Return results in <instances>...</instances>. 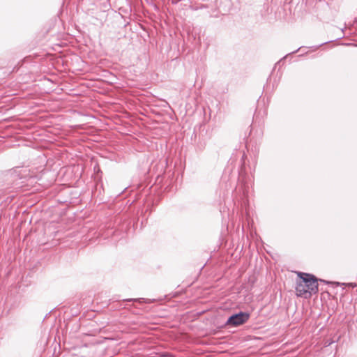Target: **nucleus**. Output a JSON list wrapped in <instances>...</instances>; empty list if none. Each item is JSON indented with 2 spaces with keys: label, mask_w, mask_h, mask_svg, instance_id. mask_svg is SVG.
Here are the masks:
<instances>
[{
  "label": "nucleus",
  "mask_w": 357,
  "mask_h": 357,
  "mask_svg": "<svg viewBox=\"0 0 357 357\" xmlns=\"http://www.w3.org/2000/svg\"><path fill=\"white\" fill-rule=\"evenodd\" d=\"M22 183H23V181H22V182H20V183H17L15 184V188H21V187H22Z\"/></svg>",
  "instance_id": "7"
},
{
  "label": "nucleus",
  "mask_w": 357,
  "mask_h": 357,
  "mask_svg": "<svg viewBox=\"0 0 357 357\" xmlns=\"http://www.w3.org/2000/svg\"><path fill=\"white\" fill-rule=\"evenodd\" d=\"M245 157V153L243 155V157H242V160H244V158Z\"/></svg>",
  "instance_id": "14"
},
{
  "label": "nucleus",
  "mask_w": 357,
  "mask_h": 357,
  "mask_svg": "<svg viewBox=\"0 0 357 357\" xmlns=\"http://www.w3.org/2000/svg\"><path fill=\"white\" fill-rule=\"evenodd\" d=\"M250 317V313L246 312H239L234 313L229 317L225 323L226 326L236 327L246 323Z\"/></svg>",
  "instance_id": "2"
},
{
  "label": "nucleus",
  "mask_w": 357,
  "mask_h": 357,
  "mask_svg": "<svg viewBox=\"0 0 357 357\" xmlns=\"http://www.w3.org/2000/svg\"><path fill=\"white\" fill-rule=\"evenodd\" d=\"M303 47H301L299 48H298L295 51H293L292 52H291L290 54H294L296 52H297L298 51H299L300 50H301Z\"/></svg>",
  "instance_id": "9"
},
{
  "label": "nucleus",
  "mask_w": 357,
  "mask_h": 357,
  "mask_svg": "<svg viewBox=\"0 0 357 357\" xmlns=\"http://www.w3.org/2000/svg\"><path fill=\"white\" fill-rule=\"evenodd\" d=\"M331 342H327V343H326V347L331 345Z\"/></svg>",
  "instance_id": "12"
},
{
  "label": "nucleus",
  "mask_w": 357,
  "mask_h": 357,
  "mask_svg": "<svg viewBox=\"0 0 357 357\" xmlns=\"http://www.w3.org/2000/svg\"><path fill=\"white\" fill-rule=\"evenodd\" d=\"M244 176H245V174L243 171V169L241 170V172H239V177H238V181L240 183H242L243 184V195H245V194L248 192L247 191V187L245 186V184L244 183Z\"/></svg>",
  "instance_id": "3"
},
{
  "label": "nucleus",
  "mask_w": 357,
  "mask_h": 357,
  "mask_svg": "<svg viewBox=\"0 0 357 357\" xmlns=\"http://www.w3.org/2000/svg\"><path fill=\"white\" fill-rule=\"evenodd\" d=\"M347 285L349 287H351L352 288L357 287V284L356 283H348V284H347Z\"/></svg>",
  "instance_id": "8"
},
{
  "label": "nucleus",
  "mask_w": 357,
  "mask_h": 357,
  "mask_svg": "<svg viewBox=\"0 0 357 357\" xmlns=\"http://www.w3.org/2000/svg\"><path fill=\"white\" fill-rule=\"evenodd\" d=\"M331 342H327V343H326V347L331 345Z\"/></svg>",
  "instance_id": "11"
},
{
  "label": "nucleus",
  "mask_w": 357,
  "mask_h": 357,
  "mask_svg": "<svg viewBox=\"0 0 357 357\" xmlns=\"http://www.w3.org/2000/svg\"><path fill=\"white\" fill-rule=\"evenodd\" d=\"M334 284H335L336 286H339V285L340 284V282H334Z\"/></svg>",
  "instance_id": "10"
},
{
  "label": "nucleus",
  "mask_w": 357,
  "mask_h": 357,
  "mask_svg": "<svg viewBox=\"0 0 357 357\" xmlns=\"http://www.w3.org/2000/svg\"><path fill=\"white\" fill-rule=\"evenodd\" d=\"M241 169H243L244 167H243V165H241Z\"/></svg>",
  "instance_id": "15"
},
{
  "label": "nucleus",
  "mask_w": 357,
  "mask_h": 357,
  "mask_svg": "<svg viewBox=\"0 0 357 357\" xmlns=\"http://www.w3.org/2000/svg\"><path fill=\"white\" fill-rule=\"evenodd\" d=\"M299 280L296 282V295L307 298L318 292V280L312 274L298 272Z\"/></svg>",
  "instance_id": "1"
},
{
  "label": "nucleus",
  "mask_w": 357,
  "mask_h": 357,
  "mask_svg": "<svg viewBox=\"0 0 357 357\" xmlns=\"http://www.w3.org/2000/svg\"><path fill=\"white\" fill-rule=\"evenodd\" d=\"M126 301H137V302H139V303H142V302H144V303H150L149 301H148V300H145L144 298H130V299H127L126 300Z\"/></svg>",
  "instance_id": "4"
},
{
  "label": "nucleus",
  "mask_w": 357,
  "mask_h": 357,
  "mask_svg": "<svg viewBox=\"0 0 357 357\" xmlns=\"http://www.w3.org/2000/svg\"><path fill=\"white\" fill-rule=\"evenodd\" d=\"M158 357H174V356L169 352H162L159 354Z\"/></svg>",
  "instance_id": "5"
},
{
  "label": "nucleus",
  "mask_w": 357,
  "mask_h": 357,
  "mask_svg": "<svg viewBox=\"0 0 357 357\" xmlns=\"http://www.w3.org/2000/svg\"><path fill=\"white\" fill-rule=\"evenodd\" d=\"M328 43H329L328 41H326V42H324V43H321V44H320L319 45L314 46L313 47L314 48V50H317L319 47H321V46H322V45H324L325 44H327Z\"/></svg>",
  "instance_id": "6"
},
{
  "label": "nucleus",
  "mask_w": 357,
  "mask_h": 357,
  "mask_svg": "<svg viewBox=\"0 0 357 357\" xmlns=\"http://www.w3.org/2000/svg\"><path fill=\"white\" fill-rule=\"evenodd\" d=\"M320 280L321 282H325V283H328V282H326V281H325V280Z\"/></svg>",
  "instance_id": "13"
}]
</instances>
